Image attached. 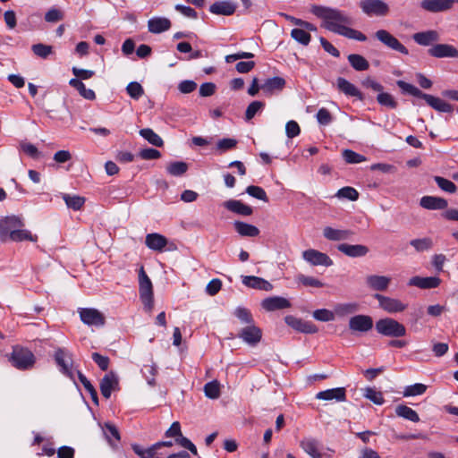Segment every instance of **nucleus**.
Segmentation results:
<instances>
[{
	"label": "nucleus",
	"mask_w": 458,
	"mask_h": 458,
	"mask_svg": "<svg viewBox=\"0 0 458 458\" xmlns=\"http://www.w3.org/2000/svg\"><path fill=\"white\" fill-rule=\"evenodd\" d=\"M364 396L377 405H381L385 402L382 393L371 387L366 388Z\"/></svg>",
	"instance_id": "680f3d73"
},
{
	"label": "nucleus",
	"mask_w": 458,
	"mask_h": 458,
	"mask_svg": "<svg viewBox=\"0 0 458 458\" xmlns=\"http://www.w3.org/2000/svg\"><path fill=\"white\" fill-rule=\"evenodd\" d=\"M313 318L322 322L333 321L335 319V310L331 311L327 309H319L313 311Z\"/></svg>",
	"instance_id": "13d9d810"
},
{
	"label": "nucleus",
	"mask_w": 458,
	"mask_h": 458,
	"mask_svg": "<svg viewBox=\"0 0 458 458\" xmlns=\"http://www.w3.org/2000/svg\"><path fill=\"white\" fill-rule=\"evenodd\" d=\"M441 283V280L437 276H413L409 280L408 284L411 286H416L420 289H432L437 287Z\"/></svg>",
	"instance_id": "cd10ccee"
},
{
	"label": "nucleus",
	"mask_w": 458,
	"mask_h": 458,
	"mask_svg": "<svg viewBox=\"0 0 458 458\" xmlns=\"http://www.w3.org/2000/svg\"><path fill=\"white\" fill-rule=\"evenodd\" d=\"M242 284L251 289L262 290L269 292L273 289V285L264 278L255 276H242Z\"/></svg>",
	"instance_id": "4be33fe9"
},
{
	"label": "nucleus",
	"mask_w": 458,
	"mask_h": 458,
	"mask_svg": "<svg viewBox=\"0 0 458 458\" xmlns=\"http://www.w3.org/2000/svg\"><path fill=\"white\" fill-rule=\"evenodd\" d=\"M360 305L356 302L339 303L335 307V313L339 317H344L357 312Z\"/></svg>",
	"instance_id": "58836bf2"
},
{
	"label": "nucleus",
	"mask_w": 458,
	"mask_h": 458,
	"mask_svg": "<svg viewBox=\"0 0 458 458\" xmlns=\"http://www.w3.org/2000/svg\"><path fill=\"white\" fill-rule=\"evenodd\" d=\"M167 242V239L164 235L157 233H148L145 238L146 246L152 250L159 252L165 250Z\"/></svg>",
	"instance_id": "393cba45"
},
{
	"label": "nucleus",
	"mask_w": 458,
	"mask_h": 458,
	"mask_svg": "<svg viewBox=\"0 0 458 458\" xmlns=\"http://www.w3.org/2000/svg\"><path fill=\"white\" fill-rule=\"evenodd\" d=\"M223 206L229 211L237 215L248 216L252 215L253 208L242 203L241 200L229 199L224 202Z\"/></svg>",
	"instance_id": "c85d7f7f"
},
{
	"label": "nucleus",
	"mask_w": 458,
	"mask_h": 458,
	"mask_svg": "<svg viewBox=\"0 0 458 458\" xmlns=\"http://www.w3.org/2000/svg\"><path fill=\"white\" fill-rule=\"evenodd\" d=\"M396 84L403 93H407L413 97L424 99L428 106H430L432 108L438 112L452 113L454 111L453 106L450 105L449 103L442 100L439 98L422 92L420 89H419L412 84H410L403 81H397Z\"/></svg>",
	"instance_id": "f03ea898"
},
{
	"label": "nucleus",
	"mask_w": 458,
	"mask_h": 458,
	"mask_svg": "<svg viewBox=\"0 0 458 458\" xmlns=\"http://www.w3.org/2000/svg\"><path fill=\"white\" fill-rule=\"evenodd\" d=\"M428 54L436 58L457 57L458 50L452 45L437 44L428 49Z\"/></svg>",
	"instance_id": "aec40b11"
},
{
	"label": "nucleus",
	"mask_w": 458,
	"mask_h": 458,
	"mask_svg": "<svg viewBox=\"0 0 458 458\" xmlns=\"http://www.w3.org/2000/svg\"><path fill=\"white\" fill-rule=\"evenodd\" d=\"M316 117L318 123L324 126L328 125L333 120L331 113L325 107L318 109Z\"/></svg>",
	"instance_id": "69168bd1"
},
{
	"label": "nucleus",
	"mask_w": 458,
	"mask_h": 458,
	"mask_svg": "<svg viewBox=\"0 0 458 458\" xmlns=\"http://www.w3.org/2000/svg\"><path fill=\"white\" fill-rule=\"evenodd\" d=\"M139 284L140 298L144 305V309L149 312L154 307L153 285L143 267L140 268L139 273Z\"/></svg>",
	"instance_id": "39448f33"
},
{
	"label": "nucleus",
	"mask_w": 458,
	"mask_h": 458,
	"mask_svg": "<svg viewBox=\"0 0 458 458\" xmlns=\"http://www.w3.org/2000/svg\"><path fill=\"white\" fill-rule=\"evenodd\" d=\"M391 283V278L386 276L370 275L366 277L367 285L374 291H386Z\"/></svg>",
	"instance_id": "c756f323"
},
{
	"label": "nucleus",
	"mask_w": 458,
	"mask_h": 458,
	"mask_svg": "<svg viewBox=\"0 0 458 458\" xmlns=\"http://www.w3.org/2000/svg\"><path fill=\"white\" fill-rule=\"evenodd\" d=\"M91 357L100 369L104 371L107 370L110 362L109 358L107 356H103L98 352H93Z\"/></svg>",
	"instance_id": "338daca9"
},
{
	"label": "nucleus",
	"mask_w": 458,
	"mask_h": 458,
	"mask_svg": "<svg viewBox=\"0 0 458 458\" xmlns=\"http://www.w3.org/2000/svg\"><path fill=\"white\" fill-rule=\"evenodd\" d=\"M10 361L16 369L26 370L34 366L36 358L29 349L16 346L13 350Z\"/></svg>",
	"instance_id": "20e7f679"
},
{
	"label": "nucleus",
	"mask_w": 458,
	"mask_h": 458,
	"mask_svg": "<svg viewBox=\"0 0 458 458\" xmlns=\"http://www.w3.org/2000/svg\"><path fill=\"white\" fill-rule=\"evenodd\" d=\"M412 38L418 45L428 47L438 41L440 37L437 30H429L414 33Z\"/></svg>",
	"instance_id": "bb28decb"
},
{
	"label": "nucleus",
	"mask_w": 458,
	"mask_h": 458,
	"mask_svg": "<svg viewBox=\"0 0 458 458\" xmlns=\"http://www.w3.org/2000/svg\"><path fill=\"white\" fill-rule=\"evenodd\" d=\"M187 170L188 165L182 161L172 162L166 167L167 173L173 176H181L184 174Z\"/></svg>",
	"instance_id": "a19ab883"
},
{
	"label": "nucleus",
	"mask_w": 458,
	"mask_h": 458,
	"mask_svg": "<svg viewBox=\"0 0 458 458\" xmlns=\"http://www.w3.org/2000/svg\"><path fill=\"white\" fill-rule=\"evenodd\" d=\"M300 447L311 458H332V454L320 452L321 443L317 438L304 437L300 442Z\"/></svg>",
	"instance_id": "1a4fd4ad"
},
{
	"label": "nucleus",
	"mask_w": 458,
	"mask_h": 458,
	"mask_svg": "<svg viewBox=\"0 0 458 458\" xmlns=\"http://www.w3.org/2000/svg\"><path fill=\"white\" fill-rule=\"evenodd\" d=\"M316 398L324 401L335 400L336 402H344L346 400V390L344 387H336L320 391L316 394Z\"/></svg>",
	"instance_id": "b1692460"
},
{
	"label": "nucleus",
	"mask_w": 458,
	"mask_h": 458,
	"mask_svg": "<svg viewBox=\"0 0 458 458\" xmlns=\"http://www.w3.org/2000/svg\"><path fill=\"white\" fill-rule=\"evenodd\" d=\"M377 101L379 105L386 106L388 108L394 109L397 106V102L394 97L386 92H381L377 97Z\"/></svg>",
	"instance_id": "603ef678"
},
{
	"label": "nucleus",
	"mask_w": 458,
	"mask_h": 458,
	"mask_svg": "<svg viewBox=\"0 0 458 458\" xmlns=\"http://www.w3.org/2000/svg\"><path fill=\"white\" fill-rule=\"evenodd\" d=\"M118 386V377L114 372H109L104 376L100 382V391L102 395L108 399L113 390Z\"/></svg>",
	"instance_id": "5701e85b"
},
{
	"label": "nucleus",
	"mask_w": 458,
	"mask_h": 458,
	"mask_svg": "<svg viewBox=\"0 0 458 458\" xmlns=\"http://www.w3.org/2000/svg\"><path fill=\"white\" fill-rule=\"evenodd\" d=\"M291 37L303 46H308L311 39L310 34L301 28L292 30Z\"/></svg>",
	"instance_id": "c03bdc74"
},
{
	"label": "nucleus",
	"mask_w": 458,
	"mask_h": 458,
	"mask_svg": "<svg viewBox=\"0 0 458 458\" xmlns=\"http://www.w3.org/2000/svg\"><path fill=\"white\" fill-rule=\"evenodd\" d=\"M447 200L436 196H424L420 199V205L429 210L445 209L447 207Z\"/></svg>",
	"instance_id": "2f4dec72"
},
{
	"label": "nucleus",
	"mask_w": 458,
	"mask_h": 458,
	"mask_svg": "<svg viewBox=\"0 0 458 458\" xmlns=\"http://www.w3.org/2000/svg\"><path fill=\"white\" fill-rule=\"evenodd\" d=\"M427 390V386L421 383H416L411 386H408L404 388L403 396H416L423 394Z\"/></svg>",
	"instance_id": "09e8293b"
},
{
	"label": "nucleus",
	"mask_w": 458,
	"mask_h": 458,
	"mask_svg": "<svg viewBox=\"0 0 458 458\" xmlns=\"http://www.w3.org/2000/svg\"><path fill=\"white\" fill-rule=\"evenodd\" d=\"M23 220L16 216H8L0 220V241L9 242V239L18 227H24Z\"/></svg>",
	"instance_id": "423d86ee"
},
{
	"label": "nucleus",
	"mask_w": 458,
	"mask_h": 458,
	"mask_svg": "<svg viewBox=\"0 0 458 458\" xmlns=\"http://www.w3.org/2000/svg\"><path fill=\"white\" fill-rule=\"evenodd\" d=\"M233 227L241 236L256 237L259 234L257 226L242 221H234Z\"/></svg>",
	"instance_id": "f704fd0d"
},
{
	"label": "nucleus",
	"mask_w": 458,
	"mask_h": 458,
	"mask_svg": "<svg viewBox=\"0 0 458 458\" xmlns=\"http://www.w3.org/2000/svg\"><path fill=\"white\" fill-rule=\"evenodd\" d=\"M337 250L350 258H360L365 257L369 249L362 244H348L341 243L337 246Z\"/></svg>",
	"instance_id": "412c9836"
},
{
	"label": "nucleus",
	"mask_w": 458,
	"mask_h": 458,
	"mask_svg": "<svg viewBox=\"0 0 458 458\" xmlns=\"http://www.w3.org/2000/svg\"><path fill=\"white\" fill-rule=\"evenodd\" d=\"M63 199L69 208L80 210L85 203V199L77 195L64 194Z\"/></svg>",
	"instance_id": "79ce46f5"
},
{
	"label": "nucleus",
	"mask_w": 458,
	"mask_h": 458,
	"mask_svg": "<svg viewBox=\"0 0 458 458\" xmlns=\"http://www.w3.org/2000/svg\"><path fill=\"white\" fill-rule=\"evenodd\" d=\"M134 453L141 458H154L156 457L157 449L154 447V445L150 447L144 449L140 445L134 444L131 445Z\"/></svg>",
	"instance_id": "4d7b16f0"
},
{
	"label": "nucleus",
	"mask_w": 458,
	"mask_h": 458,
	"mask_svg": "<svg viewBox=\"0 0 458 458\" xmlns=\"http://www.w3.org/2000/svg\"><path fill=\"white\" fill-rule=\"evenodd\" d=\"M410 244L418 251L422 252L428 250L433 247V241L429 237H424L420 239H413L410 242Z\"/></svg>",
	"instance_id": "37998d69"
},
{
	"label": "nucleus",
	"mask_w": 458,
	"mask_h": 458,
	"mask_svg": "<svg viewBox=\"0 0 458 458\" xmlns=\"http://www.w3.org/2000/svg\"><path fill=\"white\" fill-rule=\"evenodd\" d=\"M237 143H238V141L235 139L224 138L217 141L216 148L220 152H225L227 150L234 148L236 147Z\"/></svg>",
	"instance_id": "e2e57ef3"
},
{
	"label": "nucleus",
	"mask_w": 458,
	"mask_h": 458,
	"mask_svg": "<svg viewBox=\"0 0 458 458\" xmlns=\"http://www.w3.org/2000/svg\"><path fill=\"white\" fill-rule=\"evenodd\" d=\"M302 258L305 261L312 266L330 267L333 265V260L327 254L314 249L304 250L302 252Z\"/></svg>",
	"instance_id": "9b49d317"
},
{
	"label": "nucleus",
	"mask_w": 458,
	"mask_h": 458,
	"mask_svg": "<svg viewBox=\"0 0 458 458\" xmlns=\"http://www.w3.org/2000/svg\"><path fill=\"white\" fill-rule=\"evenodd\" d=\"M284 321L293 329L301 333L315 334L318 330L317 326L312 322L302 320L301 318H296L292 315L286 316L284 318Z\"/></svg>",
	"instance_id": "4468645a"
},
{
	"label": "nucleus",
	"mask_w": 458,
	"mask_h": 458,
	"mask_svg": "<svg viewBox=\"0 0 458 458\" xmlns=\"http://www.w3.org/2000/svg\"><path fill=\"white\" fill-rule=\"evenodd\" d=\"M435 181L441 190L449 193L456 191L457 187L452 181L440 176H436Z\"/></svg>",
	"instance_id": "bf43d9fd"
},
{
	"label": "nucleus",
	"mask_w": 458,
	"mask_h": 458,
	"mask_svg": "<svg viewBox=\"0 0 458 458\" xmlns=\"http://www.w3.org/2000/svg\"><path fill=\"white\" fill-rule=\"evenodd\" d=\"M126 91L127 94L135 100L140 98L144 94L142 86L137 81L130 82L126 87Z\"/></svg>",
	"instance_id": "3c124183"
},
{
	"label": "nucleus",
	"mask_w": 458,
	"mask_h": 458,
	"mask_svg": "<svg viewBox=\"0 0 458 458\" xmlns=\"http://www.w3.org/2000/svg\"><path fill=\"white\" fill-rule=\"evenodd\" d=\"M323 235L330 241H345L352 239L354 235V232L352 230H340L327 226L324 228Z\"/></svg>",
	"instance_id": "473e14b6"
},
{
	"label": "nucleus",
	"mask_w": 458,
	"mask_h": 458,
	"mask_svg": "<svg viewBox=\"0 0 458 458\" xmlns=\"http://www.w3.org/2000/svg\"><path fill=\"white\" fill-rule=\"evenodd\" d=\"M375 38L388 48L403 55H409V51L394 35L386 30H378Z\"/></svg>",
	"instance_id": "6e6552de"
},
{
	"label": "nucleus",
	"mask_w": 458,
	"mask_h": 458,
	"mask_svg": "<svg viewBox=\"0 0 458 458\" xmlns=\"http://www.w3.org/2000/svg\"><path fill=\"white\" fill-rule=\"evenodd\" d=\"M374 298L377 300L379 307L388 313L403 312L406 310L407 304L402 301L376 293Z\"/></svg>",
	"instance_id": "9d476101"
},
{
	"label": "nucleus",
	"mask_w": 458,
	"mask_h": 458,
	"mask_svg": "<svg viewBox=\"0 0 458 458\" xmlns=\"http://www.w3.org/2000/svg\"><path fill=\"white\" fill-rule=\"evenodd\" d=\"M37 239V236L33 235L30 231L23 229V227H18L15 231H13L9 242H36Z\"/></svg>",
	"instance_id": "4c0bfd02"
},
{
	"label": "nucleus",
	"mask_w": 458,
	"mask_h": 458,
	"mask_svg": "<svg viewBox=\"0 0 458 458\" xmlns=\"http://www.w3.org/2000/svg\"><path fill=\"white\" fill-rule=\"evenodd\" d=\"M342 36H344L347 38L355 39V40H358L360 42H364L367 40V37L365 34H363L362 32H360L357 30L352 29L349 26H347L346 30H344V32L343 33Z\"/></svg>",
	"instance_id": "0e129e2a"
},
{
	"label": "nucleus",
	"mask_w": 458,
	"mask_h": 458,
	"mask_svg": "<svg viewBox=\"0 0 458 458\" xmlns=\"http://www.w3.org/2000/svg\"><path fill=\"white\" fill-rule=\"evenodd\" d=\"M246 192L250 196L264 202H268L269 200L265 190L259 186L250 185L246 188Z\"/></svg>",
	"instance_id": "8fccbe9b"
},
{
	"label": "nucleus",
	"mask_w": 458,
	"mask_h": 458,
	"mask_svg": "<svg viewBox=\"0 0 458 458\" xmlns=\"http://www.w3.org/2000/svg\"><path fill=\"white\" fill-rule=\"evenodd\" d=\"M55 360L59 366L60 370L66 376L71 375V367L72 365V359L71 354L63 348H58L55 352Z\"/></svg>",
	"instance_id": "6ab92c4d"
},
{
	"label": "nucleus",
	"mask_w": 458,
	"mask_h": 458,
	"mask_svg": "<svg viewBox=\"0 0 458 458\" xmlns=\"http://www.w3.org/2000/svg\"><path fill=\"white\" fill-rule=\"evenodd\" d=\"M376 330L378 334L388 337H402L406 335L405 327L391 318L377 320L376 322Z\"/></svg>",
	"instance_id": "7ed1b4c3"
},
{
	"label": "nucleus",
	"mask_w": 458,
	"mask_h": 458,
	"mask_svg": "<svg viewBox=\"0 0 458 458\" xmlns=\"http://www.w3.org/2000/svg\"><path fill=\"white\" fill-rule=\"evenodd\" d=\"M337 88L338 89L349 97L357 98L359 100H363V94L360 90L352 83L348 81L344 78H338L337 81Z\"/></svg>",
	"instance_id": "7c9ffc66"
},
{
	"label": "nucleus",
	"mask_w": 458,
	"mask_h": 458,
	"mask_svg": "<svg viewBox=\"0 0 458 458\" xmlns=\"http://www.w3.org/2000/svg\"><path fill=\"white\" fill-rule=\"evenodd\" d=\"M171 28V21L165 17H154L148 21V31L154 34L162 33Z\"/></svg>",
	"instance_id": "72a5a7b5"
},
{
	"label": "nucleus",
	"mask_w": 458,
	"mask_h": 458,
	"mask_svg": "<svg viewBox=\"0 0 458 458\" xmlns=\"http://www.w3.org/2000/svg\"><path fill=\"white\" fill-rule=\"evenodd\" d=\"M284 86L285 80L282 77L276 76L267 79L264 83L260 85V89L265 96L271 97L272 95L282 91Z\"/></svg>",
	"instance_id": "f3484780"
},
{
	"label": "nucleus",
	"mask_w": 458,
	"mask_h": 458,
	"mask_svg": "<svg viewBox=\"0 0 458 458\" xmlns=\"http://www.w3.org/2000/svg\"><path fill=\"white\" fill-rule=\"evenodd\" d=\"M140 135L148 140L150 144L156 147H162L164 144L163 140L152 129L146 128L140 131Z\"/></svg>",
	"instance_id": "ea45409f"
},
{
	"label": "nucleus",
	"mask_w": 458,
	"mask_h": 458,
	"mask_svg": "<svg viewBox=\"0 0 458 458\" xmlns=\"http://www.w3.org/2000/svg\"><path fill=\"white\" fill-rule=\"evenodd\" d=\"M79 313L81 321L88 326L102 327L105 325L104 315L96 309H81Z\"/></svg>",
	"instance_id": "ddd939ff"
},
{
	"label": "nucleus",
	"mask_w": 458,
	"mask_h": 458,
	"mask_svg": "<svg viewBox=\"0 0 458 458\" xmlns=\"http://www.w3.org/2000/svg\"><path fill=\"white\" fill-rule=\"evenodd\" d=\"M233 314L242 324L250 325L254 323L250 311L246 308L237 307Z\"/></svg>",
	"instance_id": "49530a36"
},
{
	"label": "nucleus",
	"mask_w": 458,
	"mask_h": 458,
	"mask_svg": "<svg viewBox=\"0 0 458 458\" xmlns=\"http://www.w3.org/2000/svg\"><path fill=\"white\" fill-rule=\"evenodd\" d=\"M297 281L306 287L320 288L325 285L320 280L305 275H299Z\"/></svg>",
	"instance_id": "864d4df0"
},
{
	"label": "nucleus",
	"mask_w": 458,
	"mask_h": 458,
	"mask_svg": "<svg viewBox=\"0 0 458 458\" xmlns=\"http://www.w3.org/2000/svg\"><path fill=\"white\" fill-rule=\"evenodd\" d=\"M343 157L348 164H359L366 160L364 156L351 149H344L343 151Z\"/></svg>",
	"instance_id": "6e6d98bb"
},
{
	"label": "nucleus",
	"mask_w": 458,
	"mask_h": 458,
	"mask_svg": "<svg viewBox=\"0 0 458 458\" xmlns=\"http://www.w3.org/2000/svg\"><path fill=\"white\" fill-rule=\"evenodd\" d=\"M291 306V302L286 298L281 296L267 297L261 302V307L270 312L289 309Z\"/></svg>",
	"instance_id": "a211bd4d"
},
{
	"label": "nucleus",
	"mask_w": 458,
	"mask_h": 458,
	"mask_svg": "<svg viewBox=\"0 0 458 458\" xmlns=\"http://www.w3.org/2000/svg\"><path fill=\"white\" fill-rule=\"evenodd\" d=\"M238 336L246 344L254 346L260 342L262 331L252 323L242 328Z\"/></svg>",
	"instance_id": "2eb2a0df"
},
{
	"label": "nucleus",
	"mask_w": 458,
	"mask_h": 458,
	"mask_svg": "<svg viewBox=\"0 0 458 458\" xmlns=\"http://www.w3.org/2000/svg\"><path fill=\"white\" fill-rule=\"evenodd\" d=\"M348 61L351 66L359 72L366 71L369 67V62L360 55L351 54L348 55Z\"/></svg>",
	"instance_id": "e433bc0d"
},
{
	"label": "nucleus",
	"mask_w": 458,
	"mask_h": 458,
	"mask_svg": "<svg viewBox=\"0 0 458 458\" xmlns=\"http://www.w3.org/2000/svg\"><path fill=\"white\" fill-rule=\"evenodd\" d=\"M237 5L231 1H217L209 6V12L216 15L229 16L234 13Z\"/></svg>",
	"instance_id": "a878e982"
},
{
	"label": "nucleus",
	"mask_w": 458,
	"mask_h": 458,
	"mask_svg": "<svg viewBox=\"0 0 458 458\" xmlns=\"http://www.w3.org/2000/svg\"><path fill=\"white\" fill-rule=\"evenodd\" d=\"M204 393L208 398L217 399L220 396V384L214 380L204 386Z\"/></svg>",
	"instance_id": "a18cd8bd"
},
{
	"label": "nucleus",
	"mask_w": 458,
	"mask_h": 458,
	"mask_svg": "<svg viewBox=\"0 0 458 458\" xmlns=\"http://www.w3.org/2000/svg\"><path fill=\"white\" fill-rule=\"evenodd\" d=\"M335 196L339 199H346L355 201L359 199V192L352 187H343L336 192Z\"/></svg>",
	"instance_id": "de8ad7c7"
},
{
	"label": "nucleus",
	"mask_w": 458,
	"mask_h": 458,
	"mask_svg": "<svg viewBox=\"0 0 458 458\" xmlns=\"http://www.w3.org/2000/svg\"><path fill=\"white\" fill-rule=\"evenodd\" d=\"M64 19V13L56 9L51 8L45 14V20L47 22H56Z\"/></svg>",
	"instance_id": "774afa93"
},
{
	"label": "nucleus",
	"mask_w": 458,
	"mask_h": 458,
	"mask_svg": "<svg viewBox=\"0 0 458 458\" xmlns=\"http://www.w3.org/2000/svg\"><path fill=\"white\" fill-rule=\"evenodd\" d=\"M265 106V104L261 101H253L251 102L246 111H245V119L246 121L251 120L255 114L259 112L263 107Z\"/></svg>",
	"instance_id": "052dcab7"
},
{
	"label": "nucleus",
	"mask_w": 458,
	"mask_h": 458,
	"mask_svg": "<svg viewBox=\"0 0 458 458\" xmlns=\"http://www.w3.org/2000/svg\"><path fill=\"white\" fill-rule=\"evenodd\" d=\"M454 3L458 0H423L420 6L430 13H441L451 9Z\"/></svg>",
	"instance_id": "dca6fc26"
},
{
	"label": "nucleus",
	"mask_w": 458,
	"mask_h": 458,
	"mask_svg": "<svg viewBox=\"0 0 458 458\" xmlns=\"http://www.w3.org/2000/svg\"><path fill=\"white\" fill-rule=\"evenodd\" d=\"M31 50L38 57L46 59L53 52V47L48 45L42 43L34 44L31 47Z\"/></svg>",
	"instance_id": "5fc2aeb1"
},
{
	"label": "nucleus",
	"mask_w": 458,
	"mask_h": 458,
	"mask_svg": "<svg viewBox=\"0 0 458 458\" xmlns=\"http://www.w3.org/2000/svg\"><path fill=\"white\" fill-rule=\"evenodd\" d=\"M395 413L398 417H402L412 422H418L420 420L418 413L404 404L397 405L395 408Z\"/></svg>",
	"instance_id": "c9c22d12"
},
{
	"label": "nucleus",
	"mask_w": 458,
	"mask_h": 458,
	"mask_svg": "<svg viewBox=\"0 0 458 458\" xmlns=\"http://www.w3.org/2000/svg\"><path fill=\"white\" fill-rule=\"evenodd\" d=\"M348 326L352 332L366 333L372 329L373 319L369 315H355L349 319Z\"/></svg>",
	"instance_id": "f8f14e48"
},
{
	"label": "nucleus",
	"mask_w": 458,
	"mask_h": 458,
	"mask_svg": "<svg viewBox=\"0 0 458 458\" xmlns=\"http://www.w3.org/2000/svg\"><path fill=\"white\" fill-rule=\"evenodd\" d=\"M360 7L369 16H386L389 13V6L382 0H361Z\"/></svg>",
	"instance_id": "0eeeda50"
},
{
	"label": "nucleus",
	"mask_w": 458,
	"mask_h": 458,
	"mask_svg": "<svg viewBox=\"0 0 458 458\" xmlns=\"http://www.w3.org/2000/svg\"><path fill=\"white\" fill-rule=\"evenodd\" d=\"M311 13L323 20V27L325 29L341 36L347 26L352 24V19L346 13L338 9L313 5Z\"/></svg>",
	"instance_id": "f257e3e1"
}]
</instances>
